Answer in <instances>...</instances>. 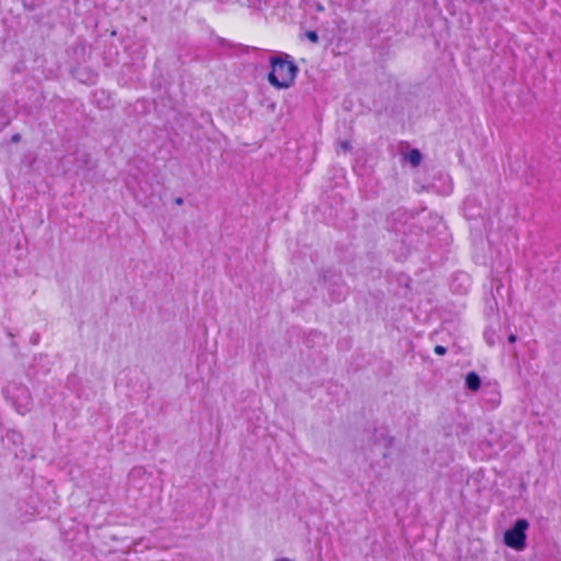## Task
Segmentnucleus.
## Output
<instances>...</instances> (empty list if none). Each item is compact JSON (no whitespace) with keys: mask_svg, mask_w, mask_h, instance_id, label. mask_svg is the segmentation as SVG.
I'll use <instances>...</instances> for the list:
<instances>
[{"mask_svg":"<svg viewBox=\"0 0 561 561\" xmlns=\"http://www.w3.org/2000/svg\"><path fill=\"white\" fill-rule=\"evenodd\" d=\"M371 439L374 440V444L382 445L386 448H389L392 444V437L383 427L375 428L371 435Z\"/></svg>","mask_w":561,"mask_h":561,"instance_id":"7","label":"nucleus"},{"mask_svg":"<svg viewBox=\"0 0 561 561\" xmlns=\"http://www.w3.org/2000/svg\"><path fill=\"white\" fill-rule=\"evenodd\" d=\"M275 561H291V560H290V559H288V558H280V559H277V560H275Z\"/></svg>","mask_w":561,"mask_h":561,"instance_id":"21","label":"nucleus"},{"mask_svg":"<svg viewBox=\"0 0 561 561\" xmlns=\"http://www.w3.org/2000/svg\"><path fill=\"white\" fill-rule=\"evenodd\" d=\"M3 396L21 415L30 412L33 407L31 392L23 383L15 381L10 382L3 389Z\"/></svg>","mask_w":561,"mask_h":561,"instance_id":"2","label":"nucleus"},{"mask_svg":"<svg viewBox=\"0 0 561 561\" xmlns=\"http://www.w3.org/2000/svg\"><path fill=\"white\" fill-rule=\"evenodd\" d=\"M271 71L267 75L268 83L280 90L290 88L299 72L294 58L286 53H276L270 57Z\"/></svg>","mask_w":561,"mask_h":561,"instance_id":"1","label":"nucleus"},{"mask_svg":"<svg viewBox=\"0 0 561 561\" xmlns=\"http://www.w3.org/2000/svg\"><path fill=\"white\" fill-rule=\"evenodd\" d=\"M26 70H27L26 62H25V60L21 59V60H18L13 65V67L11 68V73L14 77L15 75H23V73H25Z\"/></svg>","mask_w":561,"mask_h":561,"instance_id":"10","label":"nucleus"},{"mask_svg":"<svg viewBox=\"0 0 561 561\" xmlns=\"http://www.w3.org/2000/svg\"><path fill=\"white\" fill-rule=\"evenodd\" d=\"M174 202L176 205L181 206V205H183L184 199L182 197H176Z\"/></svg>","mask_w":561,"mask_h":561,"instance_id":"20","label":"nucleus"},{"mask_svg":"<svg viewBox=\"0 0 561 561\" xmlns=\"http://www.w3.org/2000/svg\"><path fill=\"white\" fill-rule=\"evenodd\" d=\"M463 213L468 219H474L484 216V209L481 205H477L474 197H467L463 202Z\"/></svg>","mask_w":561,"mask_h":561,"instance_id":"6","label":"nucleus"},{"mask_svg":"<svg viewBox=\"0 0 561 561\" xmlns=\"http://www.w3.org/2000/svg\"><path fill=\"white\" fill-rule=\"evenodd\" d=\"M470 285L471 280L469 275L461 272L454 275L450 288L454 293L465 295L468 293Z\"/></svg>","mask_w":561,"mask_h":561,"instance_id":"5","label":"nucleus"},{"mask_svg":"<svg viewBox=\"0 0 561 561\" xmlns=\"http://www.w3.org/2000/svg\"><path fill=\"white\" fill-rule=\"evenodd\" d=\"M23 5L28 11H33L37 7V4L33 0H23Z\"/></svg>","mask_w":561,"mask_h":561,"instance_id":"13","label":"nucleus"},{"mask_svg":"<svg viewBox=\"0 0 561 561\" xmlns=\"http://www.w3.org/2000/svg\"><path fill=\"white\" fill-rule=\"evenodd\" d=\"M38 341V335H36V337H33V343H37Z\"/></svg>","mask_w":561,"mask_h":561,"instance_id":"23","label":"nucleus"},{"mask_svg":"<svg viewBox=\"0 0 561 561\" xmlns=\"http://www.w3.org/2000/svg\"><path fill=\"white\" fill-rule=\"evenodd\" d=\"M340 148L346 152V151H350L352 149V146H351V142L348 140H344V141H341L340 142Z\"/></svg>","mask_w":561,"mask_h":561,"instance_id":"15","label":"nucleus"},{"mask_svg":"<svg viewBox=\"0 0 561 561\" xmlns=\"http://www.w3.org/2000/svg\"><path fill=\"white\" fill-rule=\"evenodd\" d=\"M305 36L311 43L317 44L319 42V35L316 31L309 30L305 33Z\"/></svg>","mask_w":561,"mask_h":561,"instance_id":"12","label":"nucleus"},{"mask_svg":"<svg viewBox=\"0 0 561 561\" xmlns=\"http://www.w3.org/2000/svg\"><path fill=\"white\" fill-rule=\"evenodd\" d=\"M21 140V135L20 134H14L12 137H11V141L16 144Z\"/></svg>","mask_w":561,"mask_h":561,"instance_id":"18","label":"nucleus"},{"mask_svg":"<svg viewBox=\"0 0 561 561\" xmlns=\"http://www.w3.org/2000/svg\"><path fill=\"white\" fill-rule=\"evenodd\" d=\"M217 42L220 46L222 47H226V46H229V43L227 39L222 38V37H217Z\"/></svg>","mask_w":561,"mask_h":561,"instance_id":"16","label":"nucleus"},{"mask_svg":"<svg viewBox=\"0 0 561 561\" xmlns=\"http://www.w3.org/2000/svg\"><path fill=\"white\" fill-rule=\"evenodd\" d=\"M79 383V378L76 375H70L67 378V388L70 390H76L77 385Z\"/></svg>","mask_w":561,"mask_h":561,"instance_id":"11","label":"nucleus"},{"mask_svg":"<svg viewBox=\"0 0 561 561\" xmlns=\"http://www.w3.org/2000/svg\"><path fill=\"white\" fill-rule=\"evenodd\" d=\"M435 354L443 356L447 353V348L443 345H436L434 348Z\"/></svg>","mask_w":561,"mask_h":561,"instance_id":"14","label":"nucleus"},{"mask_svg":"<svg viewBox=\"0 0 561 561\" xmlns=\"http://www.w3.org/2000/svg\"><path fill=\"white\" fill-rule=\"evenodd\" d=\"M423 154L422 152L416 149L412 148L404 154V160L410 163L412 167H419L422 162Z\"/></svg>","mask_w":561,"mask_h":561,"instance_id":"9","label":"nucleus"},{"mask_svg":"<svg viewBox=\"0 0 561 561\" xmlns=\"http://www.w3.org/2000/svg\"><path fill=\"white\" fill-rule=\"evenodd\" d=\"M320 276L321 280L323 282V285L325 286L329 293L330 299L333 302H341L346 298L348 294V287L345 284L340 272H336L335 270L332 268H328L322 271Z\"/></svg>","mask_w":561,"mask_h":561,"instance_id":"4","label":"nucleus"},{"mask_svg":"<svg viewBox=\"0 0 561 561\" xmlns=\"http://www.w3.org/2000/svg\"><path fill=\"white\" fill-rule=\"evenodd\" d=\"M257 51L259 49L256 47H251V46H242V51L243 53H249V51Z\"/></svg>","mask_w":561,"mask_h":561,"instance_id":"17","label":"nucleus"},{"mask_svg":"<svg viewBox=\"0 0 561 561\" xmlns=\"http://www.w3.org/2000/svg\"><path fill=\"white\" fill-rule=\"evenodd\" d=\"M481 383H482L481 377L479 376L478 373L472 370L466 375V378H465L466 389L476 392L481 388Z\"/></svg>","mask_w":561,"mask_h":561,"instance_id":"8","label":"nucleus"},{"mask_svg":"<svg viewBox=\"0 0 561 561\" xmlns=\"http://www.w3.org/2000/svg\"><path fill=\"white\" fill-rule=\"evenodd\" d=\"M400 213H401V210H400V209H397V211H394V213L392 214V216L400 215Z\"/></svg>","mask_w":561,"mask_h":561,"instance_id":"22","label":"nucleus"},{"mask_svg":"<svg viewBox=\"0 0 561 561\" xmlns=\"http://www.w3.org/2000/svg\"><path fill=\"white\" fill-rule=\"evenodd\" d=\"M516 340H517V337H516V335H515V334H510V335H508V342H510L511 344L515 343V342H516Z\"/></svg>","mask_w":561,"mask_h":561,"instance_id":"19","label":"nucleus"},{"mask_svg":"<svg viewBox=\"0 0 561 561\" xmlns=\"http://www.w3.org/2000/svg\"><path fill=\"white\" fill-rule=\"evenodd\" d=\"M529 522L526 518H517L510 528L504 531L503 542L515 551H523L527 547V530Z\"/></svg>","mask_w":561,"mask_h":561,"instance_id":"3","label":"nucleus"}]
</instances>
